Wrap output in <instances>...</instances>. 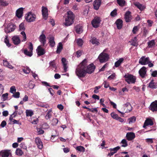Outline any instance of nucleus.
I'll list each match as a JSON object with an SVG mask.
<instances>
[{
	"mask_svg": "<svg viewBox=\"0 0 157 157\" xmlns=\"http://www.w3.org/2000/svg\"><path fill=\"white\" fill-rule=\"evenodd\" d=\"M96 67L94 64L91 63L87 65V61L84 59L78 66L75 70L76 75L79 78H83L87 73L91 74L93 73Z\"/></svg>",
	"mask_w": 157,
	"mask_h": 157,
	"instance_id": "nucleus-1",
	"label": "nucleus"
},
{
	"mask_svg": "<svg viewBox=\"0 0 157 157\" xmlns=\"http://www.w3.org/2000/svg\"><path fill=\"white\" fill-rule=\"evenodd\" d=\"M67 14V17L65 18V21L63 24L65 26H68L73 23L75 16L73 12L71 11H68Z\"/></svg>",
	"mask_w": 157,
	"mask_h": 157,
	"instance_id": "nucleus-2",
	"label": "nucleus"
},
{
	"mask_svg": "<svg viewBox=\"0 0 157 157\" xmlns=\"http://www.w3.org/2000/svg\"><path fill=\"white\" fill-rule=\"evenodd\" d=\"M124 77L125 78V81L128 84L134 83L136 82V78L132 75L127 74L124 76Z\"/></svg>",
	"mask_w": 157,
	"mask_h": 157,
	"instance_id": "nucleus-3",
	"label": "nucleus"
},
{
	"mask_svg": "<svg viewBox=\"0 0 157 157\" xmlns=\"http://www.w3.org/2000/svg\"><path fill=\"white\" fill-rule=\"evenodd\" d=\"M25 19L28 22H31L34 21L36 18L35 15L30 12L25 15Z\"/></svg>",
	"mask_w": 157,
	"mask_h": 157,
	"instance_id": "nucleus-4",
	"label": "nucleus"
},
{
	"mask_svg": "<svg viewBox=\"0 0 157 157\" xmlns=\"http://www.w3.org/2000/svg\"><path fill=\"white\" fill-rule=\"evenodd\" d=\"M109 58V55L106 53L102 52L101 53L98 57L100 62L103 63L107 61Z\"/></svg>",
	"mask_w": 157,
	"mask_h": 157,
	"instance_id": "nucleus-5",
	"label": "nucleus"
},
{
	"mask_svg": "<svg viewBox=\"0 0 157 157\" xmlns=\"http://www.w3.org/2000/svg\"><path fill=\"white\" fill-rule=\"evenodd\" d=\"M101 20L99 17H96L92 21L91 24L95 28L98 27L100 24Z\"/></svg>",
	"mask_w": 157,
	"mask_h": 157,
	"instance_id": "nucleus-6",
	"label": "nucleus"
},
{
	"mask_svg": "<svg viewBox=\"0 0 157 157\" xmlns=\"http://www.w3.org/2000/svg\"><path fill=\"white\" fill-rule=\"evenodd\" d=\"M150 59L148 57L146 56H142L139 60V63L142 65L147 64L149 61Z\"/></svg>",
	"mask_w": 157,
	"mask_h": 157,
	"instance_id": "nucleus-7",
	"label": "nucleus"
},
{
	"mask_svg": "<svg viewBox=\"0 0 157 157\" xmlns=\"http://www.w3.org/2000/svg\"><path fill=\"white\" fill-rule=\"evenodd\" d=\"M44 46L42 45H40L38 46L36 49V52L38 56H40L45 54L46 52L45 50L43 48Z\"/></svg>",
	"mask_w": 157,
	"mask_h": 157,
	"instance_id": "nucleus-8",
	"label": "nucleus"
},
{
	"mask_svg": "<svg viewBox=\"0 0 157 157\" xmlns=\"http://www.w3.org/2000/svg\"><path fill=\"white\" fill-rule=\"evenodd\" d=\"M15 28V26L11 23H9L7 26L6 29H5V32L6 33L13 31Z\"/></svg>",
	"mask_w": 157,
	"mask_h": 157,
	"instance_id": "nucleus-9",
	"label": "nucleus"
},
{
	"mask_svg": "<svg viewBox=\"0 0 157 157\" xmlns=\"http://www.w3.org/2000/svg\"><path fill=\"white\" fill-rule=\"evenodd\" d=\"M44 30L42 31V34L40 36L39 39L40 42L42 44L41 45L43 46H45L46 41V36L44 34Z\"/></svg>",
	"mask_w": 157,
	"mask_h": 157,
	"instance_id": "nucleus-10",
	"label": "nucleus"
},
{
	"mask_svg": "<svg viewBox=\"0 0 157 157\" xmlns=\"http://www.w3.org/2000/svg\"><path fill=\"white\" fill-rule=\"evenodd\" d=\"M124 19L126 22L127 23L131 21L132 19V16L131 15V12L130 11H126L124 16Z\"/></svg>",
	"mask_w": 157,
	"mask_h": 157,
	"instance_id": "nucleus-11",
	"label": "nucleus"
},
{
	"mask_svg": "<svg viewBox=\"0 0 157 157\" xmlns=\"http://www.w3.org/2000/svg\"><path fill=\"white\" fill-rule=\"evenodd\" d=\"M35 140L37 147L40 149H41L43 147V144L40 138L38 137H36Z\"/></svg>",
	"mask_w": 157,
	"mask_h": 157,
	"instance_id": "nucleus-12",
	"label": "nucleus"
},
{
	"mask_svg": "<svg viewBox=\"0 0 157 157\" xmlns=\"http://www.w3.org/2000/svg\"><path fill=\"white\" fill-rule=\"evenodd\" d=\"M147 71L146 68L143 66L139 71V73L140 75L142 78H144L146 74Z\"/></svg>",
	"mask_w": 157,
	"mask_h": 157,
	"instance_id": "nucleus-13",
	"label": "nucleus"
},
{
	"mask_svg": "<svg viewBox=\"0 0 157 157\" xmlns=\"http://www.w3.org/2000/svg\"><path fill=\"white\" fill-rule=\"evenodd\" d=\"M42 16L45 20H46L48 16V9L44 6L42 7Z\"/></svg>",
	"mask_w": 157,
	"mask_h": 157,
	"instance_id": "nucleus-14",
	"label": "nucleus"
},
{
	"mask_svg": "<svg viewBox=\"0 0 157 157\" xmlns=\"http://www.w3.org/2000/svg\"><path fill=\"white\" fill-rule=\"evenodd\" d=\"M124 110L125 111V113H128L131 111L132 108L129 102H127L123 105Z\"/></svg>",
	"mask_w": 157,
	"mask_h": 157,
	"instance_id": "nucleus-15",
	"label": "nucleus"
},
{
	"mask_svg": "<svg viewBox=\"0 0 157 157\" xmlns=\"http://www.w3.org/2000/svg\"><path fill=\"white\" fill-rule=\"evenodd\" d=\"M149 109L153 112L157 111V100L151 103Z\"/></svg>",
	"mask_w": 157,
	"mask_h": 157,
	"instance_id": "nucleus-16",
	"label": "nucleus"
},
{
	"mask_svg": "<svg viewBox=\"0 0 157 157\" xmlns=\"http://www.w3.org/2000/svg\"><path fill=\"white\" fill-rule=\"evenodd\" d=\"M154 124L152 120L150 119L147 118L145 121L143 127L144 128H146L147 126L150 125L152 126Z\"/></svg>",
	"mask_w": 157,
	"mask_h": 157,
	"instance_id": "nucleus-17",
	"label": "nucleus"
},
{
	"mask_svg": "<svg viewBox=\"0 0 157 157\" xmlns=\"http://www.w3.org/2000/svg\"><path fill=\"white\" fill-rule=\"evenodd\" d=\"M126 137L128 141H131L135 137V134L133 132H128L127 133Z\"/></svg>",
	"mask_w": 157,
	"mask_h": 157,
	"instance_id": "nucleus-18",
	"label": "nucleus"
},
{
	"mask_svg": "<svg viewBox=\"0 0 157 157\" xmlns=\"http://www.w3.org/2000/svg\"><path fill=\"white\" fill-rule=\"evenodd\" d=\"M101 3V0H95L93 3L94 9L96 10H98Z\"/></svg>",
	"mask_w": 157,
	"mask_h": 157,
	"instance_id": "nucleus-19",
	"label": "nucleus"
},
{
	"mask_svg": "<svg viewBox=\"0 0 157 157\" xmlns=\"http://www.w3.org/2000/svg\"><path fill=\"white\" fill-rule=\"evenodd\" d=\"M11 154L10 151L5 150L0 152V155L1 157H8Z\"/></svg>",
	"mask_w": 157,
	"mask_h": 157,
	"instance_id": "nucleus-20",
	"label": "nucleus"
},
{
	"mask_svg": "<svg viewBox=\"0 0 157 157\" xmlns=\"http://www.w3.org/2000/svg\"><path fill=\"white\" fill-rule=\"evenodd\" d=\"M23 8L22 7L20 8L17 9L16 13V15L17 17L19 18H21L23 14Z\"/></svg>",
	"mask_w": 157,
	"mask_h": 157,
	"instance_id": "nucleus-21",
	"label": "nucleus"
},
{
	"mask_svg": "<svg viewBox=\"0 0 157 157\" xmlns=\"http://www.w3.org/2000/svg\"><path fill=\"white\" fill-rule=\"evenodd\" d=\"M12 40L14 44L15 45H18L21 42L19 37L17 36H13L12 38Z\"/></svg>",
	"mask_w": 157,
	"mask_h": 157,
	"instance_id": "nucleus-22",
	"label": "nucleus"
},
{
	"mask_svg": "<svg viewBox=\"0 0 157 157\" xmlns=\"http://www.w3.org/2000/svg\"><path fill=\"white\" fill-rule=\"evenodd\" d=\"M61 61L63 67L64 72H66L67 71V69L68 68L66 59L64 58H62Z\"/></svg>",
	"mask_w": 157,
	"mask_h": 157,
	"instance_id": "nucleus-23",
	"label": "nucleus"
},
{
	"mask_svg": "<svg viewBox=\"0 0 157 157\" xmlns=\"http://www.w3.org/2000/svg\"><path fill=\"white\" fill-rule=\"evenodd\" d=\"M117 28L118 29H121L123 26V21L120 19H117L116 22Z\"/></svg>",
	"mask_w": 157,
	"mask_h": 157,
	"instance_id": "nucleus-24",
	"label": "nucleus"
},
{
	"mask_svg": "<svg viewBox=\"0 0 157 157\" xmlns=\"http://www.w3.org/2000/svg\"><path fill=\"white\" fill-rule=\"evenodd\" d=\"M134 4L141 11L144 10L145 8L144 6H143L139 2H135L134 3Z\"/></svg>",
	"mask_w": 157,
	"mask_h": 157,
	"instance_id": "nucleus-25",
	"label": "nucleus"
},
{
	"mask_svg": "<svg viewBox=\"0 0 157 157\" xmlns=\"http://www.w3.org/2000/svg\"><path fill=\"white\" fill-rule=\"evenodd\" d=\"M3 64L4 66L10 69H13L14 68V67L6 60H3Z\"/></svg>",
	"mask_w": 157,
	"mask_h": 157,
	"instance_id": "nucleus-26",
	"label": "nucleus"
},
{
	"mask_svg": "<svg viewBox=\"0 0 157 157\" xmlns=\"http://www.w3.org/2000/svg\"><path fill=\"white\" fill-rule=\"evenodd\" d=\"M137 37H135L130 42L131 45L134 46H137L138 45V44L137 41Z\"/></svg>",
	"mask_w": 157,
	"mask_h": 157,
	"instance_id": "nucleus-27",
	"label": "nucleus"
},
{
	"mask_svg": "<svg viewBox=\"0 0 157 157\" xmlns=\"http://www.w3.org/2000/svg\"><path fill=\"white\" fill-rule=\"evenodd\" d=\"M63 49V46L61 42H59V43L57 47V49L56 51L57 53H60Z\"/></svg>",
	"mask_w": 157,
	"mask_h": 157,
	"instance_id": "nucleus-28",
	"label": "nucleus"
},
{
	"mask_svg": "<svg viewBox=\"0 0 157 157\" xmlns=\"http://www.w3.org/2000/svg\"><path fill=\"white\" fill-rule=\"evenodd\" d=\"M156 84L154 82L153 80H152L149 84V87L152 89H155L157 88Z\"/></svg>",
	"mask_w": 157,
	"mask_h": 157,
	"instance_id": "nucleus-29",
	"label": "nucleus"
},
{
	"mask_svg": "<svg viewBox=\"0 0 157 157\" xmlns=\"http://www.w3.org/2000/svg\"><path fill=\"white\" fill-rule=\"evenodd\" d=\"M76 32L80 34L82 32V27L80 25H78L75 27Z\"/></svg>",
	"mask_w": 157,
	"mask_h": 157,
	"instance_id": "nucleus-30",
	"label": "nucleus"
},
{
	"mask_svg": "<svg viewBox=\"0 0 157 157\" xmlns=\"http://www.w3.org/2000/svg\"><path fill=\"white\" fill-rule=\"evenodd\" d=\"M148 47L149 48H152L155 45V43L154 40L149 41L147 43Z\"/></svg>",
	"mask_w": 157,
	"mask_h": 157,
	"instance_id": "nucleus-31",
	"label": "nucleus"
},
{
	"mask_svg": "<svg viewBox=\"0 0 157 157\" xmlns=\"http://www.w3.org/2000/svg\"><path fill=\"white\" fill-rule=\"evenodd\" d=\"M49 42L50 45L51 47H53L55 45V42L54 41V37H51L50 38Z\"/></svg>",
	"mask_w": 157,
	"mask_h": 157,
	"instance_id": "nucleus-32",
	"label": "nucleus"
},
{
	"mask_svg": "<svg viewBox=\"0 0 157 157\" xmlns=\"http://www.w3.org/2000/svg\"><path fill=\"white\" fill-rule=\"evenodd\" d=\"M124 60L123 58H120L118 61L115 63V66L116 67H119Z\"/></svg>",
	"mask_w": 157,
	"mask_h": 157,
	"instance_id": "nucleus-33",
	"label": "nucleus"
},
{
	"mask_svg": "<svg viewBox=\"0 0 157 157\" xmlns=\"http://www.w3.org/2000/svg\"><path fill=\"white\" fill-rule=\"evenodd\" d=\"M26 116L27 117L32 116L34 114L33 111L31 110H26Z\"/></svg>",
	"mask_w": 157,
	"mask_h": 157,
	"instance_id": "nucleus-34",
	"label": "nucleus"
},
{
	"mask_svg": "<svg viewBox=\"0 0 157 157\" xmlns=\"http://www.w3.org/2000/svg\"><path fill=\"white\" fill-rule=\"evenodd\" d=\"M15 153L17 155L21 156L23 154V152L20 148H17L16 151Z\"/></svg>",
	"mask_w": 157,
	"mask_h": 157,
	"instance_id": "nucleus-35",
	"label": "nucleus"
},
{
	"mask_svg": "<svg viewBox=\"0 0 157 157\" xmlns=\"http://www.w3.org/2000/svg\"><path fill=\"white\" fill-rule=\"evenodd\" d=\"M24 52L25 55L30 57L31 56L33 55L32 51H29L27 49L24 50Z\"/></svg>",
	"mask_w": 157,
	"mask_h": 157,
	"instance_id": "nucleus-36",
	"label": "nucleus"
},
{
	"mask_svg": "<svg viewBox=\"0 0 157 157\" xmlns=\"http://www.w3.org/2000/svg\"><path fill=\"white\" fill-rule=\"evenodd\" d=\"M49 64L50 65V67L55 68L56 69L57 67L55 60H53L52 61H50L49 62Z\"/></svg>",
	"mask_w": 157,
	"mask_h": 157,
	"instance_id": "nucleus-37",
	"label": "nucleus"
},
{
	"mask_svg": "<svg viewBox=\"0 0 157 157\" xmlns=\"http://www.w3.org/2000/svg\"><path fill=\"white\" fill-rule=\"evenodd\" d=\"M76 149L81 152H84L85 151V148L81 146L77 147L76 148Z\"/></svg>",
	"mask_w": 157,
	"mask_h": 157,
	"instance_id": "nucleus-38",
	"label": "nucleus"
},
{
	"mask_svg": "<svg viewBox=\"0 0 157 157\" xmlns=\"http://www.w3.org/2000/svg\"><path fill=\"white\" fill-rule=\"evenodd\" d=\"M8 3L4 0H0V5L3 6H8Z\"/></svg>",
	"mask_w": 157,
	"mask_h": 157,
	"instance_id": "nucleus-39",
	"label": "nucleus"
},
{
	"mask_svg": "<svg viewBox=\"0 0 157 157\" xmlns=\"http://www.w3.org/2000/svg\"><path fill=\"white\" fill-rule=\"evenodd\" d=\"M121 143L122 144L121 145V147H125L128 146V144L126 140L124 139L122 140L121 142Z\"/></svg>",
	"mask_w": 157,
	"mask_h": 157,
	"instance_id": "nucleus-40",
	"label": "nucleus"
},
{
	"mask_svg": "<svg viewBox=\"0 0 157 157\" xmlns=\"http://www.w3.org/2000/svg\"><path fill=\"white\" fill-rule=\"evenodd\" d=\"M22 70L24 73L25 74H29L30 72V69L28 67H24Z\"/></svg>",
	"mask_w": 157,
	"mask_h": 157,
	"instance_id": "nucleus-41",
	"label": "nucleus"
},
{
	"mask_svg": "<svg viewBox=\"0 0 157 157\" xmlns=\"http://www.w3.org/2000/svg\"><path fill=\"white\" fill-rule=\"evenodd\" d=\"M120 147H119V146H118L113 148H110V151H113V153H114L115 154L117 152V151L120 149Z\"/></svg>",
	"mask_w": 157,
	"mask_h": 157,
	"instance_id": "nucleus-42",
	"label": "nucleus"
},
{
	"mask_svg": "<svg viewBox=\"0 0 157 157\" xmlns=\"http://www.w3.org/2000/svg\"><path fill=\"white\" fill-rule=\"evenodd\" d=\"M117 3L121 6H123L125 5V2L124 0H117Z\"/></svg>",
	"mask_w": 157,
	"mask_h": 157,
	"instance_id": "nucleus-43",
	"label": "nucleus"
},
{
	"mask_svg": "<svg viewBox=\"0 0 157 157\" xmlns=\"http://www.w3.org/2000/svg\"><path fill=\"white\" fill-rule=\"evenodd\" d=\"M4 42L6 44V45L8 47H10L11 46V44L10 43L9 40L8 39L7 36H6L4 40Z\"/></svg>",
	"mask_w": 157,
	"mask_h": 157,
	"instance_id": "nucleus-44",
	"label": "nucleus"
},
{
	"mask_svg": "<svg viewBox=\"0 0 157 157\" xmlns=\"http://www.w3.org/2000/svg\"><path fill=\"white\" fill-rule=\"evenodd\" d=\"M17 111H15L12 115L10 116L9 118V120L10 121H12L14 119H13V117H14L16 116L17 114Z\"/></svg>",
	"mask_w": 157,
	"mask_h": 157,
	"instance_id": "nucleus-45",
	"label": "nucleus"
},
{
	"mask_svg": "<svg viewBox=\"0 0 157 157\" xmlns=\"http://www.w3.org/2000/svg\"><path fill=\"white\" fill-rule=\"evenodd\" d=\"M91 41L92 43L93 44H95L98 45L99 44V43L98 41L97 38L95 37L92 38L91 39Z\"/></svg>",
	"mask_w": 157,
	"mask_h": 157,
	"instance_id": "nucleus-46",
	"label": "nucleus"
},
{
	"mask_svg": "<svg viewBox=\"0 0 157 157\" xmlns=\"http://www.w3.org/2000/svg\"><path fill=\"white\" fill-rule=\"evenodd\" d=\"M76 42L78 45L79 46H81L83 44V40L81 39H79L77 40L76 41Z\"/></svg>",
	"mask_w": 157,
	"mask_h": 157,
	"instance_id": "nucleus-47",
	"label": "nucleus"
},
{
	"mask_svg": "<svg viewBox=\"0 0 157 157\" xmlns=\"http://www.w3.org/2000/svg\"><path fill=\"white\" fill-rule=\"evenodd\" d=\"M136 120V118L135 117H132L128 119V123L130 124L134 122Z\"/></svg>",
	"mask_w": 157,
	"mask_h": 157,
	"instance_id": "nucleus-48",
	"label": "nucleus"
},
{
	"mask_svg": "<svg viewBox=\"0 0 157 157\" xmlns=\"http://www.w3.org/2000/svg\"><path fill=\"white\" fill-rule=\"evenodd\" d=\"M117 14V10L115 9L112 11L110 13V15L112 17H114Z\"/></svg>",
	"mask_w": 157,
	"mask_h": 157,
	"instance_id": "nucleus-49",
	"label": "nucleus"
},
{
	"mask_svg": "<svg viewBox=\"0 0 157 157\" xmlns=\"http://www.w3.org/2000/svg\"><path fill=\"white\" fill-rule=\"evenodd\" d=\"M82 51L79 50L76 52V55L77 57H80L82 55Z\"/></svg>",
	"mask_w": 157,
	"mask_h": 157,
	"instance_id": "nucleus-50",
	"label": "nucleus"
},
{
	"mask_svg": "<svg viewBox=\"0 0 157 157\" xmlns=\"http://www.w3.org/2000/svg\"><path fill=\"white\" fill-rule=\"evenodd\" d=\"M111 116L112 118L116 120H117L119 117L117 114H115L114 113H111Z\"/></svg>",
	"mask_w": 157,
	"mask_h": 157,
	"instance_id": "nucleus-51",
	"label": "nucleus"
},
{
	"mask_svg": "<svg viewBox=\"0 0 157 157\" xmlns=\"http://www.w3.org/2000/svg\"><path fill=\"white\" fill-rule=\"evenodd\" d=\"M16 89L15 86H12L10 88V92L14 94L15 92H16Z\"/></svg>",
	"mask_w": 157,
	"mask_h": 157,
	"instance_id": "nucleus-52",
	"label": "nucleus"
},
{
	"mask_svg": "<svg viewBox=\"0 0 157 157\" xmlns=\"http://www.w3.org/2000/svg\"><path fill=\"white\" fill-rule=\"evenodd\" d=\"M36 129L37 131V132L39 134H43L44 132V131L40 128H36Z\"/></svg>",
	"mask_w": 157,
	"mask_h": 157,
	"instance_id": "nucleus-53",
	"label": "nucleus"
},
{
	"mask_svg": "<svg viewBox=\"0 0 157 157\" xmlns=\"http://www.w3.org/2000/svg\"><path fill=\"white\" fill-rule=\"evenodd\" d=\"M116 75L115 73H113L109 76V77L108 78L110 80L113 79H114V78L116 77Z\"/></svg>",
	"mask_w": 157,
	"mask_h": 157,
	"instance_id": "nucleus-54",
	"label": "nucleus"
},
{
	"mask_svg": "<svg viewBox=\"0 0 157 157\" xmlns=\"http://www.w3.org/2000/svg\"><path fill=\"white\" fill-rule=\"evenodd\" d=\"M19 29L20 30H24L25 28L24 26V23H21L19 25Z\"/></svg>",
	"mask_w": 157,
	"mask_h": 157,
	"instance_id": "nucleus-55",
	"label": "nucleus"
},
{
	"mask_svg": "<svg viewBox=\"0 0 157 157\" xmlns=\"http://www.w3.org/2000/svg\"><path fill=\"white\" fill-rule=\"evenodd\" d=\"M21 33L23 36V40H22V41H25L26 39V37L25 32L24 31H22L21 32Z\"/></svg>",
	"mask_w": 157,
	"mask_h": 157,
	"instance_id": "nucleus-56",
	"label": "nucleus"
},
{
	"mask_svg": "<svg viewBox=\"0 0 157 157\" xmlns=\"http://www.w3.org/2000/svg\"><path fill=\"white\" fill-rule=\"evenodd\" d=\"M20 92H17L13 95V96L16 98H18L20 97Z\"/></svg>",
	"mask_w": 157,
	"mask_h": 157,
	"instance_id": "nucleus-57",
	"label": "nucleus"
},
{
	"mask_svg": "<svg viewBox=\"0 0 157 157\" xmlns=\"http://www.w3.org/2000/svg\"><path fill=\"white\" fill-rule=\"evenodd\" d=\"M101 86H96L94 88V93L95 94H97L98 92V90L99 89L101 88Z\"/></svg>",
	"mask_w": 157,
	"mask_h": 157,
	"instance_id": "nucleus-58",
	"label": "nucleus"
},
{
	"mask_svg": "<svg viewBox=\"0 0 157 157\" xmlns=\"http://www.w3.org/2000/svg\"><path fill=\"white\" fill-rule=\"evenodd\" d=\"M52 116V114L49 113H47L45 116V117L47 120L49 119Z\"/></svg>",
	"mask_w": 157,
	"mask_h": 157,
	"instance_id": "nucleus-59",
	"label": "nucleus"
},
{
	"mask_svg": "<svg viewBox=\"0 0 157 157\" xmlns=\"http://www.w3.org/2000/svg\"><path fill=\"white\" fill-rule=\"evenodd\" d=\"M151 75L152 77H157V71H152L151 74Z\"/></svg>",
	"mask_w": 157,
	"mask_h": 157,
	"instance_id": "nucleus-60",
	"label": "nucleus"
},
{
	"mask_svg": "<svg viewBox=\"0 0 157 157\" xmlns=\"http://www.w3.org/2000/svg\"><path fill=\"white\" fill-rule=\"evenodd\" d=\"M20 147L24 149H27V147L25 145L24 143H22L20 145Z\"/></svg>",
	"mask_w": 157,
	"mask_h": 157,
	"instance_id": "nucleus-61",
	"label": "nucleus"
},
{
	"mask_svg": "<svg viewBox=\"0 0 157 157\" xmlns=\"http://www.w3.org/2000/svg\"><path fill=\"white\" fill-rule=\"evenodd\" d=\"M138 31V29L137 26H134L133 28L132 32L134 34H136Z\"/></svg>",
	"mask_w": 157,
	"mask_h": 157,
	"instance_id": "nucleus-62",
	"label": "nucleus"
},
{
	"mask_svg": "<svg viewBox=\"0 0 157 157\" xmlns=\"http://www.w3.org/2000/svg\"><path fill=\"white\" fill-rule=\"evenodd\" d=\"M108 65V64L107 63H105L102 67V68L100 69L99 70V72H101V71H103L104 70H105V68L107 67V66Z\"/></svg>",
	"mask_w": 157,
	"mask_h": 157,
	"instance_id": "nucleus-63",
	"label": "nucleus"
},
{
	"mask_svg": "<svg viewBox=\"0 0 157 157\" xmlns=\"http://www.w3.org/2000/svg\"><path fill=\"white\" fill-rule=\"evenodd\" d=\"M103 84H104V87L105 88H107L109 86V83L106 81H105Z\"/></svg>",
	"mask_w": 157,
	"mask_h": 157,
	"instance_id": "nucleus-64",
	"label": "nucleus"
}]
</instances>
